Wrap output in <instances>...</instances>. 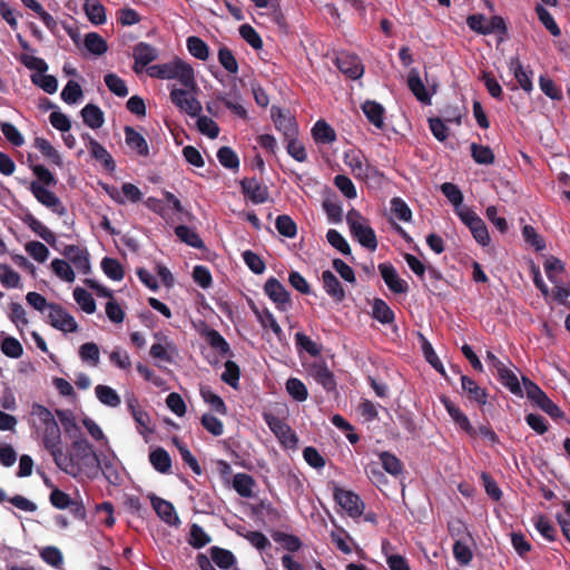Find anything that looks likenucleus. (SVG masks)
Segmentation results:
<instances>
[{"label": "nucleus", "instance_id": "f257e3e1", "mask_svg": "<svg viewBox=\"0 0 570 570\" xmlns=\"http://www.w3.org/2000/svg\"><path fill=\"white\" fill-rule=\"evenodd\" d=\"M147 73L153 78L177 80L183 87L197 89L194 68L179 58L153 65L147 68Z\"/></svg>", "mask_w": 570, "mask_h": 570}, {"label": "nucleus", "instance_id": "f03ea898", "mask_svg": "<svg viewBox=\"0 0 570 570\" xmlns=\"http://www.w3.org/2000/svg\"><path fill=\"white\" fill-rule=\"evenodd\" d=\"M28 421L29 424L40 433L41 440H46L61 433L51 411L38 402H32L30 404Z\"/></svg>", "mask_w": 570, "mask_h": 570}, {"label": "nucleus", "instance_id": "7ed1b4c3", "mask_svg": "<svg viewBox=\"0 0 570 570\" xmlns=\"http://www.w3.org/2000/svg\"><path fill=\"white\" fill-rule=\"evenodd\" d=\"M346 223L350 227L351 234L362 246L370 250L376 249L377 240L375 233L365 217H363L357 210L351 209L346 214Z\"/></svg>", "mask_w": 570, "mask_h": 570}, {"label": "nucleus", "instance_id": "20e7f679", "mask_svg": "<svg viewBox=\"0 0 570 570\" xmlns=\"http://www.w3.org/2000/svg\"><path fill=\"white\" fill-rule=\"evenodd\" d=\"M198 91L197 89L191 88H177L174 86L170 89V100L171 102L183 112H186L187 115L191 117L199 116L202 111V105L196 98V94Z\"/></svg>", "mask_w": 570, "mask_h": 570}, {"label": "nucleus", "instance_id": "39448f33", "mask_svg": "<svg viewBox=\"0 0 570 570\" xmlns=\"http://www.w3.org/2000/svg\"><path fill=\"white\" fill-rule=\"evenodd\" d=\"M334 499L336 503L352 518H357L363 513L364 505L360 497L352 491L334 487Z\"/></svg>", "mask_w": 570, "mask_h": 570}, {"label": "nucleus", "instance_id": "423d86ee", "mask_svg": "<svg viewBox=\"0 0 570 570\" xmlns=\"http://www.w3.org/2000/svg\"><path fill=\"white\" fill-rule=\"evenodd\" d=\"M47 320L52 327L65 333H73L78 330V324L73 316L57 304L49 306Z\"/></svg>", "mask_w": 570, "mask_h": 570}, {"label": "nucleus", "instance_id": "0eeeda50", "mask_svg": "<svg viewBox=\"0 0 570 570\" xmlns=\"http://www.w3.org/2000/svg\"><path fill=\"white\" fill-rule=\"evenodd\" d=\"M407 86L415 98L426 105L431 104V97L436 92L435 85H425L420 72L414 68L409 71Z\"/></svg>", "mask_w": 570, "mask_h": 570}, {"label": "nucleus", "instance_id": "6e6552de", "mask_svg": "<svg viewBox=\"0 0 570 570\" xmlns=\"http://www.w3.org/2000/svg\"><path fill=\"white\" fill-rule=\"evenodd\" d=\"M62 255L66 257V261L79 273L89 274L91 269L90 265V255L85 247L77 245H67Z\"/></svg>", "mask_w": 570, "mask_h": 570}, {"label": "nucleus", "instance_id": "1a4fd4ad", "mask_svg": "<svg viewBox=\"0 0 570 570\" xmlns=\"http://www.w3.org/2000/svg\"><path fill=\"white\" fill-rule=\"evenodd\" d=\"M43 446L46 450H48L57 464V466L67 472L70 473L72 471V462L68 458V455L65 453L62 448V439L61 433L57 434L55 436L48 438L46 440H42Z\"/></svg>", "mask_w": 570, "mask_h": 570}, {"label": "nucleus", "instance_id": "9d476101", "mask_svg": "<svg viewBox=\"0 0 570 570\" xmlns=\"http://www.w3.org/2000/svg\"><path fill=\"white\" fill-rule=\"evenodd\" d=\"M127 406L137 424V431L148 442L155 431L149 414L137 404L134 397L127 400Z\"/></svg>", "mask_w": 570, "mask_h": 570}, {"label": "nucleus", "instance_id": "9b49d317", "mask_svg": "<svg viewBox=\"0 0 570 570\" xmlns=\"http://www.w3.org/2000/svg\"><path fill=\"white\" fill-rule=\"evenodd\" d=\"M30 190L36 199L47 208L51 209L59 216L65 215L66 208L61 204L60 199L42 184L33 181L30 186Z\"/></svg>", "mask_w": 570, "mask_h": 570}, {"label": "nucleus", "instance_id": "f8f14e48", "mask_svg": "<svg viewBox=\"0 0 570 570\" xmlns=\"http://www.w3.org/2000/svg\"><path fill=\"white\" fill-rule=\"evenodd\" d=\"M265 422L285 446H295L297 439L286 423L272 414L265 415Z\"/></svg>", "mask_w": 570, "mask_h": 570}, {"label": "nucleus", "instance_id": "ddd939ff", "mask_svg": "<svg viewBox=\"0 0 570 570\" xmlns=\"http://www.w3.org/2000/svg\"><path fill=\"white\" fill-rule=\"evenodd\" d=\"M134 71L140 73L151 61L158 58V50L149 43L139 42L132 49Z\"/></svg>", "mask_w": 570, "mask_h": 570}, {"label": "nucleus", "instance_id": "4468645a", "mask_svg": "<svg viewBox=\"0 0 570 570\" xmlns=\"http://www.w3.org/2000/svg\"><path fill=\"white\" fill-rule=\"evenodd\" d=\"M151 505L157 515L168 525L178 527L180 524L179 517L175 507L167 500L153 495L150 498Z\"/></svg>", "mask_w": 570, "mask_h": 570}, {"label": "nucleus", "instance_id": "2eb2a0df", "mask_svg": "<svg viewBox=\"0 0 570 570\" xmlns=\"http://www.w3.org/2000/svg\"><path fill=\"white\" fill-rule=\"evenodd\" d=\"M106 191L118 204L137 203L142 197L140 189L130 183L122 184L121 188L106 187Z\"/></svg>", "mask_w": 570, "mask_h": 570}, {"label": "nucleus", "instance_id": "dca6fc26", "mask_svg": "<svg viewBox=\"0 0 570 570\" xmlns=\"http://www.w3.org/2000/svg\"><path fill=\"white\" fill-rule=\"evenodd\" d=\"M264 291L266 295L277 305L282 311H286L289 306V294L276 278H269L265 283Z\"/></svg>", "mask_w": 570, "mask_h": 570}, {"label": "nucleus", "instance_id": "f3484780", "mask_svg": "<svg viewBox=\"0 0 570 570\" xmlns=\"http://www.w3.org/2000/svg\"><path fill=\"white\" fill-rule=\"evenodd\" d=\"M379 271L381 273L382 278L384 279L386 286L396 294L406 293L409 289L407 283L402 279L396 269L391 264H380Z\"/></svg>", "mask_w": 570, "mask_h": 570}, {"label": "nucleus", "instance_id": "a211bd4d", "mask_svg": "<svg viewBox=\"0 0 570 570\" xmlns=\"http://www.w3.org/2000/svg\"><path fill=\"white\" fill-rule=\"evenodd\" d=\"M336 66L344 75L352 79L360 78L364 72V68L360 59L347 52H341L336 57Z\"/></svg>", "mask_w": 570, "mask_h": 570}, {"label": "nucleus", "instance_id": "6ab92c4d", "mask_svg": "<svg viewBox=\"0 0 570 570\" xmlns=\"http://www.w3.org/2000/svg\"><path fill=\"white\" fill-rule=\"evenodd\" d=\"M155 338L157 340L150 347V355L154 358H158L165 362H171L173 356L176 353V347L171 341H169L166 336L160 334H156Z\"/></svg>", "mask_w": 570, "mask_h": 570}, {"label": "nucleus", "instance_id": "aec40b11", "mask_svg": "<svg viewBox=\"0 0 570 570\" xmlns=\"http://www.w3.org/2000/svg\"><path fill=\"white\" fill-rule=\"evenodd\" d=\"M441 402L446 409L451 419L469 435H474L476 433L475 428H473L468 419V416L456 406L451 400L446 396H441Z\"/></svg>", "mask_w": 570, "mask_h": 570}, {"label": "nucleus", "instance_id": "412c9836", "mask_svg": "<svg viewBox=\"0 0 570 570\" xmlns=\"http://www.w3.org/2000/svg\"><path fill=\"white\" fill-rule=\"evenodd\" d=\"M344 163L356 178L365 179L368 177L370 166L361 154L355 151L346 153Z\"/></svg>", "mask_w": 570, "mask_h": 570}, {"label": "nucleus", "instance_id": "4be33fe9", "mask_svg": "<svg viewBox=\"0 0 570 570\" xmlns=\"http://www.w3.org/2000/svg\"><path fill=\"white\" fill-rule=\"evenodd\" d=\"M242 188L245 196L255 204H262L268 197L267 187L254 178L243 180Z\"/></svg>", "mask_w": 570, "mask_h": 570}, {"label": "nucleus", "instance_id": "5701e85b", "mask_svg": "<svg viewBox=\"0 0 570 570\" xmlns=\"http://www.w3.org/2000/svg\"><path fill=\"white\" fill-rule=\"evenodd\" d=\"M33 144L47 161L59 168L63 167V158L61 154L49 140L42 137H37Z\"/></svg>", "mask_w": 570, "mask_h": 570}, {"label": "nucleus", "instance_id": "b1692460", "mask_svg": "<svg viewBox=\"0 0 570 570\" xmlns=\"http://www.w3.org/2000/svg\"><path fill=\"white\" fill-rule=\"evenodd\" d=\"M323 288L335 302H342L345 298V292L337 277L331 271H324L321 276Z\"/></svg>", "mask_w": 570, "mask_h": 570}, {"label": "nucleus", "instance_id": "393cba45", "mask_svg": "<svg viewBox=\"0 0 570 570\" xmlns=\"http://www.w3.org/2000/svg\"><path fill=\"white\" fill-rule=\"evenodd\" d=\"M509 68L512 71L514 78L517 79L520 87L527 91L531 92L533 89L532 83V71L524 69L519 59L512 58L509 62Z\"/></svg>", "mask_w": 570, "mask_h": 570}, {"label": "nucleus", "instance_id": "a878e982", "mask_svg": "<svg viewBox=\"0 0 570 570\" xmlns=\"http://www.w3.org/2000/svg\"><path fill=\"white\" fill-rule=\"evenodd\" d=\"M362 110L371 124L379 129H383L385 109L382 105L376 101L367 100L362 105Z\"/></svg>", "mask_w": 570, "mask_h": 570}, {"label": "nucleus", "instance_id": "bb28decb", "mask_svg": "<svg viewBox=\"0 0 570 570\" xmlns=\"http://www.w3.org/2000/svg\"><path fill=\"white\" fill-rule=\"evenodd\" d=\"M309 375L327 391H332L335 387L333 374L324 364H312L309 367Z\"/></svg>", "mask_w": 570, "mask_h": 570}, {"label": "nucleus", "instance_id": "cd10ccee", "mask_svg": "<svg viewBox=\"0 0 570 570\" xmlns=\"http://www.w3.org/2000/svg\"><path fill=\"white\" fill-rule=\"evenodd\" d=\"M461 385L463 392L466 396L480 405H484L487 403V393L483 389H481L476 382L465 375L461 376Z\"/></svg>", "mask_w": 570, "mask_h": 570}, {"label": "nucleus", "instance_id": "c85d7f7f", "mask_svg": "<svg viewBox=\"0 0 570 570\" xmlns=\"http://www.w3.org/2000/svg\"><path fill=\"white\" fill-rule=\"evenodd\" d=\"M126 144L140 156H148L149 147L146 139L135 129L126 127L125 129Z\"/></svg>", "mask_w": 570, "mask_h": 570}, {"label": "nucleus", "instance_id": "c756f323", "mask_svg": "<svg viewBox=\"0 0 570 570\" xmlns=\"http://www.w3.org/2000/svg\"><path fill=\"white\" fill-rule=\"evenodd\" d=\"M23 223L40 238H42L48 244H53L56 242V235L45 226L39 219H37L33 215L27 214L23 217Z\"/></svg>", "mask_w": 570, "mask_h": 570}, {"label": "nucleus", "instance_id": "7c9ffc66", "mask_svg": "<svg viewBox=\"0 0 570 570\" xmlns=\"http://www.w3.org/2000/svg\"><path fill=\"white\" fill-rule=\"evenodd\" d=\"M150 464L155 470L165 474L170 471L171 468V459L166 450L163 448H157L149 454Z\"/></svg>", "mask_w": 570, "mask_h": 570}, {"label": "nucleus", "instance_id": "2f4dec72", "mask_svg": "<svg viewBox=\"0 0 570 570\" xmlns=\"http://www.w3.org/2000/svg\"><path fill=\"white\" fill-rule=\"evenodd\" d=\"M95 394L100 403L109 407H117L121 402L117 391L108 385H97L95 387Z\"/></svg>", "mask_w": 570, "mask_h": 570}, {"label": "nucleus", "instance_id": "473e14b6", "mask_svg": "<svg viewBox=\"0 0 570 570\" xmlns=\"http://www.w3.org/2000/svg\"><path fill=\"white\" fill-rule=\"evenodd\" d=\"M0 348L6 356L11 358H19L23 353L21 343L17 338L6 335L3 332L0 333Z\"/></svg>", "mask_w": 570, "mask_h": 570}, {"label": "nucleus", "instance_id": "72a5a7b5", "mask_svg": "<svg viewBox=\"0 0 570 570\" xmlns=\"http://www.w3.org/2000/svg\"><path fill=\"white\" fill-rule=\"evenodd\" d=\"M50 267L53 274L63 282L72 283L76 279L75 268L66 259L55 258Z\"/></svg>", "mask_w": 570, "mask_h": 570}, {"label": "nucleus", "instance_id": "f704fd0d", "mask_svg": "<svg viewBox=\"0 0 570 570\" xmlns=\"http://www.w3.org/2000/svg\"><path fill=\"white\" fill-rule=\"evenodd\" d=\"M500 382L508 387L513 394H521L522 387L514 372H512L505 364H503L495 372Z\"/></svg>", "mask_w": 570, "mask_h": 570}, {"label": "nucleus", "instance_id": "c9c22d12", "mask_svg": "<svg viewBox=\"0 0 570 570\" xmlns=\"http://www.w3.org/2000/svg\"><path fill=\"white\" fill-rule=\"evenodd\" d=\"M83 122L92 129H98L104 125V112L95 105H87L81 110Z\"/></svg>", "mask_w": 570, "mask_h": 570}, {"label": "nucleus", "instance_id": "e433bc0d", "mask_svg": "<svg viewBox=\"0 0 570 570\" xmlns=\"http://www.w3.org/2000/svg\"><path fill=\"white\" fill-rule=\"evenodd\" d=\"M83 10L92 23L102 24L106 22L105 8L98 0H86Z\"/></svg>", "mask_w": 570, "mask_h": 570}, {"label": "nucleus", "instance_id": "4c0bfd02", "mask_svg": "<svg viewBox=\"0 0 570 570\" xmlns=\"http://www.w3.org/2000/svg\"><path fill=\"white\" fill-rule=\"evenodd\" d=\"M83 43L86 49L95 56H101L108 50L106 40L97 32L87 33Z\"/></svg>", "mask_w": 570, "mask_h": 570}, {"label": "nucleus", "instance_id": "58836bf2", "mask_svg": "<svg viewBox=\"0 0 570 570\" xmlns=\"http://www.w3.org/2000/svg\"><path fill=\"white\" fill-rule=\"evenodd\" d=\"M274 116L275 126L278 130L283 131L285 137L292 138L297 134V127L292 116L278 111L277 116Z\"/></svg>", "mask_w": 570, "mask_h": 570}, {"label": "nucleus", "instance_id": "ea45409f", "mask_svg": "<svg viewBox=\"0 0 570 570\" xmlns=\"http://www.w3.org/2000/svg\"><path fill=\"white\" fill-rule=\"evenodd\" d=\"M313 138L316 142L330 144L335 140V131L323 120H318L312 129Z\"/></svg>", "mask_w": 570, "mask_h": 570}, {"label": "nucleus", "instance_id": "a19ab883", "mask_svg": "<svg viewBox=\"0 0 570 570\" xmlns=\"http://www.w3.org/2000/svg\"><path fill=\"white\" fill-rule=\"evenodd\" d=\"M79 356L82 362L89 364L90 366H98L100 362V351L96 343L88 342L80 346Z\"/></svg>", "mask_w": 570, "mask_h": 570}, {"label": "nucleus", "instance_id": "79ce46f5", "mask_svg": "<svg viewBox=\"0 0 570 570\" xmlns=\"http://www.w3.org/2000/svg\"><path fill=\"white\" fill-rule=\"evenodd\" d=\"M210 559L220 568V569H229L235 563L234 554L226 549H222L218 547H213L209 550Z\"/></svg>", "mask_w": 570, "mask_h": 570}, {"label": "nucleus", "instance_id": "37998d69", "mask_svg": "<svg viewBox=\"0 0 570 570\" xmlns=\"http://www.w3.org/2000/svg\"><path fill=\"white\" fill-rule=\"evenodd\" d=\"M372 315L382 324H390L394 321V313L389 305L380 298L374 299L372 306Z\"/></svg>", "mask_w": 570, "mask_h": 570}, {"label": "nucleus", "instance_id": "c03bdc74", "mask_svg": "<svg viewBox=\"0 0 570 570\" xmlns=\"http://www.w3.org/2000/svg\"><path fill=\"white\" fill-rule=\"evenodd\" d=\"M200 395H202L203 400L207 404H209L212 406V409L215 410L217 413H219L222 415H226L227 414V407H226L224 401L222 400V397L219 395L214 393L210 390V387L202 386L200 387Z\"/></svg>", "mask_w": 570, "mask_h": 570}, {"label": "nucleus", "instance_id": "a18cd8bd", "mask_svg": "<svg viewBox=\"0 0 570 570\" xmlns=\"http://www.w3.org/2000/svg\"><path fill=\"white\" fill-rule=\"evenodd\" d=\"M73 298L80 308L87 313L92 314L96 311V303L92 295L81 287L73 289Z\"/></svg>", "mask_w": 570, "mask_h": 570}, {"label": "nucleus", "instance_id": "49530a36", "mask_svg": "<svg viewBox=\"0 0 570 570\" xmlns=\"http://www.w3.org/2000/svg\"><path fill=\"white\" fill-rule=\"evenodd\" d=\"M233 487L239 495L250 498L253 495L254 480L245 473H238L234 476Z\"/></svg>", "mask_w": 570, "mask_h": 570}, {"label": "nucleus", "instance_id": "de8ad7c7", "mask_svg": "<svg viewBox=\"0 0 570 570\" xmlns=\"http://www.w3.org/2000/svg\"><path fill=\"white\" fill-rule=\"evenodd\" d=\"M21 2L28 7L29 9H31L32 11H35L38 17L41 19V21L43 22V24L49 29V30H55L56 27H57V21L55 20V18L49 14L43 8L42 6L37 2L36 0H21Z\"/></svg>", "mask_w": 570, "mask_h": 570}, {"label": "nucleus", "instance_id": "09e8293b", "mask_svg": "<svg viewBox=\"0 0 570 570\" xmlns=\"http://www.w3.org/2000/svg\"><path fill=\"white\" fill-rule=\"evenodd\" d=\"M9 318L20 332L29 324L26 309L20 303H11L9 305Z\"/></svg>", "mask_w": 570, "mask_h": 570}, {"label": "nucleus", "instance_id": "8fccbe9b", "mask_svg": "<svg viewBox=\"0 0 570 570\" xmlns=\"http://www.w3.org/2000/svg\"><path fill=\"white\" fill-rule=\"evenodd\" d=\"M24 250L30 257H32L38 263H45L50 254L48 247L45 244L37 240L28 242L24 245Z\"/></svg>", "mask_w": 570, "mask_h": 570}, {"label": "nucleus", "instance_id": "3c124183", "mask_svg": "<svg viewBox=\"0 0 570 570\" xmlns=\"http://www.w3.org/2000/svg\"><path fill=\"white\" fill-rule=\"evenodd\" d=\"M286 391L297 402H304L308 396L305 384L296 377L287 380Z\"/></svg>", "mask_w": 570, "mask_h": 570}, {"label": "nucleus", "instance_id": "603ef678", "mask_svg": "<svg viewBox=\"0 0 570 570\" xmlns=\"http://www.w3.org/2000/svg\"><path fill=\"white\" fill-rule=\"evenodd\" d=\"M20 275L9 265H0V283L8 288H18L20 286Z\"/></svg>", "mask_w": 570, "mask_h": 570}, {"label": "nucleus", "instance_id": "864d4df0", "mask_svg": "<svg viewBox=\"0 0 570 570\" xmlns=\"http://www.w3.org/2000/svg\"><path fill=\"white\" fill-rule=\"evenodd\" d=\"M380 460L384 470L393 476H399L403 472V465L401 461L393 454L389 452H382L380 454Z\"/></svg>", "mask_w": 570, "mask_h": 570}, {"label": "nucleus", "instance_id": "5fc2aeb1", "mask_svg": "<svg viewBox=\"0 0 570 570\" xmlns=\"http://www.w3.org/2000/svg\"><path fill=\"white\" fill-rule=\"evenodd\" d=\"M175 233L181 242H184L195 248L203 247L202 239L199 238L197 233L195 230H193L191 228L184 226V225L177 226L175 229Z\"/></svg>", "mask_w": 570, "mask_h": 570}, {"label": "nucleus", "instance_id": "6e6d98bb", "mask_svg": "<svg viewBox=\"0 0 570 570\" xmlns=\"http://www.w3.org/2000/svg\"><path fill=\"white\" fill-rule=\"evenodd\" d=\"M89 148L92 157L100 161L106 168H114L112 158L104 146L91 139L89 141Z\"/></svg>", "mask_w": 570, "mask_h": 570}, {"label": "nucleus", "instance_id": "4d7b16f0", "mask_svg": "<svg viewBox=\"0 0 570 570\" xmlns=\"http://www.w3.org/2000/svg\"><path fill=\"white\" fill-rule=\"evenodd\" d=\"M544 271L552 284H557L564 271L562 262L556 257H549L544 262Z\"/></svg>", "mask_w": 570, "mask_h": 570}, {"label": "nucleus", "instance_id": "13d9d810", "mask_svg": "<svg viewBox=\"0 0 570 570\" xmlns=\"http://www.w3.org/2000/svg\"><path fill=\"white\" fill-rule=\"evenodd\" d=\"M61 98L69 105L77 104L82 98L80 85L73 80L68 81L61 91Z\"/></svg>", "mask_w": 570, "mask_h": 570}, {"label": "nucleus", "instance_id": "bf43d9fd", "mask_svg": "<svg viewBox=\"0 0 570 570\" xmlns=\"http://www.w3.org/2000/svg\"><path fill=\"white\" fill-rule=\"evenodd\" d=\"M188 51L199 60H206L209 56L207 45L198 37H189L187 39Z\"/></svg>", "mask_w": 570, "mask_h": 570}, {"label": "nucleus", "instance_id": "052dcab7", "mask_svg": "<svg viewBox=\"0 0 570 570\" xmlns=\"http://www.w3.org/2000/svg\"><path fill=\"white\" fill-rule=\"evenodd\" d=\"M101 268L104 273L114 281H120L124 277L122 266L115 258H104L101 262Z\"/></svg>", "mask_w": 570, "mask_h": 570}, {"label": "nucleus", "instance_id": "680f3d73", "mask_svg": "<svg viewBox=\"0 0 570 570\" xmlns=\"http://www.w3.org/2000/svg\"><path fill=\"white\" fill-rule=\"evenodd\" d=\"M331 539L336 548L343 553L350 554L352 552L353 541L345 530L338 529L336 531H332Z\"/></svg>", "mask_w": 570, "mask_h": 570}, {"label": "nucleus", "instance_id": "e2e57ef3", "mask_svg": "<svg viewBox=\"0 0 570 570\" xmlns=\"http://www.w3.org/2000/svg\"><path fill=\"white\" fill-rule=\"evenodd\" d=\"M188 542L194 548L199 549L210 542V537L205 532V530L200 525L194 523L190 527Z\"/></svg>", "mask_w": 570, "mask_h": 570}, {"label": "nucleus", "instance_id": "0e129e2a", "mask_svg": "<svg viewBox=\"0 0 570 570\" xmlns=\"http://www.w3.org/2000/svg\"><path fill=\"white\" fill-rule=\"evenodd\" d=\"M276 229L277 232L288 238L295 237L297 233L296 224L294 220L287 215H281L276 218Z\"/></svg>", "mask_w": 570, "mask_h": 570}, {"label": "nucleus", "instance_id": "69168bd1", "mask_svg": "<svg viewBox=\"0 0 570 570\" xmlns=\"http://www.w3.org/2000/svg\"><path fill=\"white\" fill-rule=\"evenodd\" d=\"M105 83L111 92L119 97H125L128 95L126 82L116 73H107L105 76Z\"/></svg>", "mask_w": 570, "mask_h": 570}, {"label": "nucleus", "instance_id": "338daca9", "mask_svg": "<svg viewBox=\"0 0 570 570\" xmlns=\"http://www.w3.org/2000/svg\"><path fill=\"white\" fill-rule=\"evenodd\" d=\"M535 12H537L538 18L541 21V23L549 30V32L552 36L560 35V29H559L558 24L556 23L553 17L543 6L538 4L535 7Z\"/></svg>", "mask_w": 570, "mask_h": 570}, {"label": "nucleus", "instance_id": "774afa93", "mask_svg": "<svg viewBox=\"0 0 570 570\" xmlns=\"http://www.w3.org/2000/svg\"><path fill=\"white\" fill-rule=\"evenodd\" d=\"M533 524L538 532L549 541L554 540L556 529L544 515H537L533 518Z\"/></svg>", "mask_w": 570, "mask_h": 570}]
</instances>
